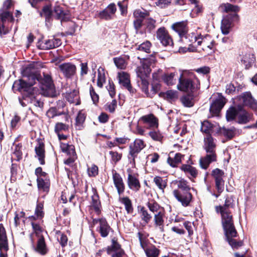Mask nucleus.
Returning <instances> with one entry per match:
<instances>
[{"label":"nucleus","mask_w":257,"mask_h":257,"mask_svg":"<svg viewBox=\"0 0 257 257\" xmlns=\"http://www.w3.org/2000/svg\"><path fill=\"white\" fill-rule=\"evenodd\" d=\"M146 15L145 13L139 10H137L134 12V16L136 18V20L134 21V26L137 33L142 26L143 19Z\"/></svg>","instance_id":"393cba45"},{"label":"nucleus","mask_w":257,"mask_h":257,"mask_svg":"<svg viewBox=\"0 0 257 257\" xmlns=\"http://www.w3.org/2000/svg\"><path fill=\"white\" fill-rule=\"evenodd\" d=\"M60 147L63 152L66 153L69 156H76L74 146L65 143H61Z\"/></svg>","instance_id":"4c0bfd02"},{"label":"nucleus","mask_w":257,"mask_h":257,"mask_svg":"<svg viewBox=\"0 0 257 257\" xmlns=\"http://www.w3.org/2000/svg\"><path fill=\"white\" fill-rule=\"evenodd\" d=\"M116 11V8L115 4L113 3L110 4L105 9L99 13V17L106 20L111 19Z\"/></svg>","instance_id":"5701e85b"},{"label":"nucleus","mask_w":257,"mask_h":257,"mask_svg":"<svg viewBox=\"0 0 257 257\" xmlns=\"http://www.w3.org/2000/svg\"><path fill=\"white\" fill-rule=\"evenodd\" d=\"M151 69L150 66V61L144 60L142 62L140 66L138 67L136 69L137 76L140 78L147 77L150 73Z\"/></svg>","instance_id":"6ab92c4d"},{"label":"nucleus","mask_w":257,"mask_h":257,"mask_svg":"<svg viewBox=\"0 0 257 257\" xmlns=\"http://www.w3.org/2000/svg\"><path fill=\"white\" fill-rule=\"evenodd\" d=\"M149 134L151 138L156 141H161L163 138L162 134L159 132L152 131Z\"/></svg>","instance_id":"0e129e2a"},{"label":"nucleus","mask_w":257,"mask_h":257,"mask_svg":"<svg viewBox=\"0 0 257 257\" xmlns=\"http://www.w3.org/2000/svg\"><path fill=\"white\" fill-rule=\"evenodd\" d=\"M219 9L222 12L231 13L230 16L229 17H231L232 20H238V16L237 13L240 10V8L238 6L233 5L229 3L223 4L220 6Z\"/></svg>","instance_id":"9b49d317"},{"label":"nucleus","mask_w":257,"mask_h":257,"mask_svg":"<svg viewBox=\"0 0 257 257\" xmlns=\"http://www.w3.org/2000/svg\"><path fill=\"white\" fill-rule=\"evenodd\" d=\"M147 206L153 213H157L159 211H161L160 206L154 200H149L147 203Z\"/></svg>","instance_id":"49530a36"},{"label":"nucleus","mask_w":257,"mask_h":257,"mask_svg":"<svg viewBox=\"0 0 257 257\" xmlns=\"http://www.w3.org/2000/svg\"><path fill=\"white\" fill-rule=\"evenodd\" d=\"M180 37V41L184 44V45L189 46L190 47L192 46H195V48L196 47L198 37L197 35L193 33L187 34V35L185 36L182 35Z\"/></svg>","instance_id":"b1692460"},{"label":"nucleus","mask_w":257,"mask_h":257,"mask_svg":"<svg viewBox=\"0 0 257 257\" xmlns=\"http://www.w3.org/2000/svg\"><path fill=\"white\" fill-rule=\"evenodd\" d=\"M119 201L122 203L124 206L125 209L127 213L131 214L133 212V207L131 200L128 197H120L119 198Z\"/></svg>","instance_id":"58836bf2"},{"label":"nucleus","mask_w":257,"mask_h":257,"mask_svg":"<svg viewBox=\"0 0 257 257\" xmlns=\"http://www.w3.org/2000/svg\"><path fill=\"white\" fill-rule=\"evenodd\" d=\"M106 89L108 90L109 95L112 98L115 95V86L112 82L109 81L108 84L106 86Z\"/></svg>","instance_id":"69168bd1"},{"label":"nucleus","mask_w":257,"mask_h":257,"mask_svg":"<svg viewBox=\"0 0 257 257\" xmlns=\"http://www.w3.org/2000/svg\"><path fill=\"white\" fill-rule=\"evenodd\" d=\"M98 167L95 165H92L91 167L88 168L87 173L90 177H95L98 174Z\"/></svg>","instance_id":"680f3d73"},{"label":"nucleus","mask_w":257,"mask_h":257,"mask_svg":"<svg viewBox=\"0 0 257 257\" xmlns=\"http://www.w3.org/2000/svg\"><path fill=\"white\" fill-rule=\"evenodd\" d=\"M226 103V99L222 96H219L215 99L210 107V112L212 115H217Z\"/></svg>","instance_id":"dca6fc26"},{"label":"nucleus","mask_w":257,"mask_h":257,"mask_svg":"<svg viewBox=\"0 0 257 257\" xmlns=\"http://www.w3.org/2000/svg\"><path fill=\"white\" fill-rule=\"evenodd\" d=\"M8 249V243L5 229L3 224H0V251H7Z\"/></svg>","instance_id":"7c9ffc66"},{"label":"nucleus","mask_w":257,"mask_h":257,"mask_svg":"<svg viewBox=\"0 0 257 257\" xmlns=\"http://www.w3.org/2000/svg\"><path fill=\"white\" fill-rule=\"evenodd\" d=\"M212 128V124L208 121H204L202 122L201 131L206 134H210Z\"/></svg>","instance_id":"5fc2aeb1"},{"label":"nucleus","mask_w":257,"mask_h":257,"mask_svg":"<svg viewBox=\"0 0 257 257\" xmlns=\"http://www.w3.org/2000/svg\"><path fill=\"white\" fill-rule=\"evenodd\" d=\"M165 97L168 99H174L178 96L177 92L176 91L170 90L166 92Z\"/></svg>","instance_id":"774afa93"},{"label":"nucleus","mask_w":257,"mask_h":257,"mask_svg":"<svg viewBox=\"0 0 257 257\" xmlns=\"http://www.w3.org/2000/svg\"><path fill=\"white\" fill-rule=\"evenodd\" d=\"M187 25V21H184L173 24L171 28L179 34L180 37H181L182 35H184L187 33L188 31Z\"/></svg>","instance_id":"cd10ccee"},{"label":"nucleus","mask_w":257,"mask_h":257,"mask_svg":"<svg viewBox=\"0 0 257 257\" xmlns=\"http://www.w3.org/2000/svg\"><path fill=\"white\" fill-rule=\"evenodd\" d=\"M67 12L59 6H56L54 7V14L58 19L64 20L67 15Z\"/></svg>","instance_id":"ea45409f"},{"label":"nucleus","mask_w":257,"mask_h":257,"mask_svg":"<svg viewBox=\"0 0 257 257\" xmlns=\"http://www.w3.org/2000/svg\"><path fill=\"white\" fill-rule=\"evenodd\" d=\"M203 148L206 155L199 160V165L201 168L207 169L210 164L217 160L216 143L212 136L207 134L204 138Z\"/></svg>","instance_id":"f03ea898"},{"label":"nucleus","mask_w":257,"mask_h":257,"mask_svg":"<svg viewBox=\"0 0 257 257\" xmlns=\"http://www.w3.org/2000/svg\"><path fill=\"white\" fill-rule=\"evenodd\" d=\"M180 169L190 179L195 178L198 175V171L194 167L188 164H183Z\"/></svg>","instance_id":"bb28decb"},{"label":"nucleus","mask_w":257,"mask_h":257,"mask_svg":"<svg viewBox=\"0 0 257 257\" xmlns=\"http://www.w3.org/2000/svg\"><path fill=\"white\" fill-rule=\"evenodd\" d=\"M112 179L115 187L119 195H121L124 191L125 185L123 179L119 174L115 170L112 171Z\"/></svg>","instance_id":"a211bd4d"},{"label":"nucleus","mask_w":257,"mask_h":257,"mask_svg":"<svg viewBox=\"0 0 257 257\" xmlns=\"http://www.w3.org/2000/svg\"><path fill=\"white\" fill-rule=\"evenodd\" d=\"M183 157V156L180 153H177L173 158L170 157H168L167 162L171 166L175 167L178 164L181 162Z\"/></svg>","instance_id":"a19ab883"},{"label":"nucleus","mask_w":257,"mask_h":257,"mask_svg":"<svg viewBox=\"0 0 257 257\" xmlns=\"http://www.w3.org/2000/svg\"><path fill=\"white\" fill-rule=\"evenodd\" d=\"M0 19L3 24H0V35L6 34L7 33V30L5 29L4 23L5 22L14 21V19L13 15L8 11H4L3 9H0Z\"/></svg>","instance_id":"f3484780"},{"label":"nucleus","mask_w":257,"mask_h":257,"mask_svg":"<svg viewBox=\"0 0 257 257\" xmlns=\"http://www.w3.org/2000/svg\"><path fill=\"white\" fill-rule=\"evenodd\" d=\"M220 133L229 139L233 138L234 134L232 129L226 128L225 127L220 128Z\"/></svg>","instance_id":"6e6d98bb"},{"label":"nucleus","mask_w":257,"mask_h":257,"mask_svg":"<svg viewBox=\"0 0 257 257\" xmlns=\"http://www.w3.org/2000/svg\"><path fill=\"white\" fill-rule=\"evenodd\" d=\"M186 71L181 73L178 78L177 89L181 91L194 92L200 88V81L193 74L189 73V77H185Z\"/></svg>","instance_id":"7ed1b4c3"},{"label":"nucleus","mask_w":257,"mask_h":257,"mask_svg":"<svg viewBox=\"0 0 257 257\" xmlns=\"http://www.w3.org/2000/svg\"><path fill=\"white\" fill-rule=\"evenodd\" d=\"M252 116V114L247 112L240 105L230 107L226 114L227 121H231L236 118L237 122L240 124H245L249 122Z\"/></svg>","instance_id":"20e7f679"},{"label":"nucleus","mask_w":257,"mask_h":257,"mask_svg":"<svg viewBox=\"0 0 257 257\" xmlns=\"http://www.w3.org/2000/svg\"><path fill=\"white\" fill-rule=\"evenodd\" d=\"M156 36L157 39L165 46H170L173 44L171 38L164 27L160 28L157 30Z\"/></svg>","instance_id":"2eb2a0df"},{"label":"nucleus","mask_w":257,"mask_h":257,"mask_svg":"<svg viewBox=\"0 0 257 257\" xmlns=\"http://www.w3.org/2000/svg\"><path fill=\"white\" fill-rule=\"evenodd\" d=\"M181 102L186 107H191L193 105L192 98L190 96H184L181 98Z\"/></svg>","instance_id":"13d9d810"},{"label":"nucleus","mask_w":257,"mask_h":257,"mask_svg":"<svg viewBox=\"0 0 257 257\" xmlns=\"http://www.w3.org/2000/svg\"><path fill=\"white\" fill-rule=\"evenodd\" d=\"M105 82V76L104 70L99 68L98 69V76L97 81V85L100 87H102L103 84Z\"/></svg>","instance_id":"de8ad7c7"},{"label":"nucleus","mask_w":257,"mask_h":257,"mask_svg":"<svg viewBox=\"0 0 257 257\" xmlns=\"http://www.w3.org/2000/svg\"><path fill=\"white\" fill-rule=\"evenodd\" d=\"M40 76L38 74H31L27 77V80L20 79L15 81L13 85L14 91L20 92H30L31 87L35 83L36 81H39Z\"/></svg>","instance_id":"39448f33"},{"label":"nucleus","mask_w":257,"mask_h":257,"mask_svg":"<svg viewBox=\"0 0 257 257\" xmlns=\"http://www.w3.org/2000/svg\"><path fill=\"white\" fill-rule=\"evenodd\" d=\"M139 213L141 219L146 223H148L152 218V216L150 214L147 209L144 207H141Z\"/></svg>","instance_id":"37998d69"},{"label":"nucleus","mask_w":257,"mask_h":257,"mask_svg":"<svg viewBox=\"0 0 257 257\" xmlns=\"http://www.w3.org/2000/svg\"><path fill=\"white\" fill-rule=\"evenodd\" d=\"M164 213L162 211H159L157 213L154 215V221L155 223V226L156 228H158L160 231H164Z\"/></svg>","instance_id":"c756f323"},{"label":"nucleus","mask_w":257,"mask_h":257,"mask_svg":"<svg viewBox=\"0 0 257 257\" xmlns=\"http://www.w3.org/2000/svg\"><path fill=\"white\" fill-rule=\"evenodd\" d=\"M146 146L144 142L141 139H137L133 143L131 144L129 146V155L133 161L138 154L143 150Z\"/></svg>","instance_id":"9d476101"},{"label":"nucleus","mask_w":257,"mask_h":257,"mask_svg":"<svg viewBox=\"0 0 257 257\" xmlns=\"http://www.w3.org/2000/svg\"><path fill=\"white\" fill-rule=\"evenodd\" d=\"M61 42L59 39L40 40L37 43V47L42 50H48L57 47L61 45Z\"/></svg>","instance_id":"ddd939ff"},{"label":"nucleus","mask_w":257,"mask_h":257,"mask_svg":"<svg viewBox=\"0 0 257 257\" xmlns=\"http://www.w3.org/2000/svg\"><path fill=\"white\" fill-rule=\"evenodd\" d=\"M62 113L58 112L56 108L51 107L47 112L46 115L49 118H53L56 116L60 115Z\"/></svg>","instance_id":"052dcab7"},{"label":"nucleus","mask_w":257,"mask_h":257,"mask_svg":"<svg viewBox=\"0 0 257 257\" xmlns=\"http://www.w3.org/2000/svg\"><path fill=\"white\" fill-rule=\"evenodd\" d=\"M25 213L24 211L16 212L14 218L15 224L16 226L20 224L21 220L25 217Z\"/></svg>","instance_id":"bf43d9fd"},{"label":"nucleus","mask_w":257,"mask_h":257,"mask_svg":"<svg viewBox=\"0 0 257 257\" xmlns=\"http://www.w3.org/2000/svg\"><path fill=\"white\" fill-rule=\"evenodd\" d=\"M37 184L39 189L44 191L48 192L49 191L50 183L48 180H44L42 178H37Z\"/></svg>","instance_id":"c03bdc74"},{"label":"nucleus","mask_w":257,"mask_h":257,"mask_svg":"<svg viewBox=\"0 0 257 257\" xmlns=\"http://www.w3.org/2000/svg\"><path fill=\"white\" fill-rule=\"evenodd\" d=\"M173 194L175 198L184 207L189 206L192 199L191 193L188 191L181 192L179 190L175 189L173 191Z\"/></svg>","instance_id":"6e6552de"},{"label":"nucleus","mask_w":257,"mask_h":257,"mask_svg":"<svg viewBox=\"0 0 257 257\" xmlns=\"http://www.w3.org/2000/svg\"><path fill=\"white\" fill-rule=\"evenodd\" d=\"M32 225L33 229V234H35L37 237L43 236L42 235L43 229L39 224L32 222Z\"/></svg>","instance_id":"603ef678"},{"label":"nucleus","mask_w":257,"mask_h":257,"mask_svg":"<svg viewBox=\"0 0 257 257\" xmlns=\"http://www.w3.org/2000/svg\"><path fill=\"white\" fill-rule=\"evenodd\" d=\"M151 46V43L149 41H147L140 45L138 49L140 51H144L146 53H150Z\"/></svg>","instance_id":"4d7b16f0"},{"label":"nucleus","mask_w":257,"mask_h":257,"mask_svg":"<svg viewBox=\"0 0 257 257\" xmlns=\"http://www.w3.org/2000/svg\"><path fill=\"white\" fill-rule=\"evenodd\" d=\"M35 152L41 165L45 164V149L43 143L39 144L35 147Z\"/></svg>","instance_id":"c9c22d12"},{"label":"nucleus","mask_w":257,"mask_h":257,"mask_svg":"<svg viewBox=\"0 0 257 257\" xmlns=\"http://www.w3.org/2000/svg\"><path fill=\"white\" fill-rule=\"evenodd\" d=\"M140 120L146 124L148 128H156L158 126V119L153 114H149L148 115L142 116Z\"/></svg>","instance_id":"4be33fe9"},{"label":"nucleus","mask_w":257,"mask_h":257,"mask_svg":"<svg viewBox=\"0 0 257 257\" xmlns=\"http://www.w3.org/2000/svg\"><path fill=\"white\" fill-rule=\"evenodd\" d=\"M68 129L69 126L66 123L57 122L55 124V131L57 133H60L61 131H67Z\"/></svg>","instance_id":"864d4df0"},{"label":"nucleus","mask_w":257,"mask_h":257,"mask_svg":"<svg viewBox=\"0 0 257 257\" xmlns=\"http://www.w3.org/2000/svg\"><path fill=\"white\" fill-rule=\"evenodd\" d=\"M172 184L177 186L182 192H189L190 190V187L188 185L187 181L184 179L175 180L172 182Z\"/></svg>","instance_id":"e433bc0d"},{"label":"nucleus","mask_w":257,"mask_h":257,"mask_svg":"<svg viewBox=\"0 0 257 257\" xmlns=\"http://www.w3.org/2000/svg\"><path fill=\"white\" fill-rule=\"evenodd\" d=\"M43 204L42 203H38L35 209V214L38 217L42 218L43 217L44 213L43 211Z\"/></svg>","instance_id":"338daca9"},{"label":"nucleus","mask_w":257,"mask_h":257,"mask_svg":"<svg viewBox=\"0 0 257 257\" xmlns=\"http://www.w3.org/2000/svg\"><path fill=\"white\" fill-rule=\"evenodd\" d=\"M113 62L115 66L119 69H124L127 65V63L124 59L121 57H115Z\"/></svg>","instance_id":"09e8293b"},{"label":"nucleus","mask_w":257,"mask_h":257,"mask_svg":"<svg viewBox=\"0 0 257 257\" xmlns=\"http://www.w3.org/2000/svg\"><path fill=\"white\" fill-rule=\"evenodd\" d=\"M127 182L130 189L136 191L140 189L141 185L139 180L131 174L128 175Z\"/></svg>","instance_id":"473e14b6"},{"label":"nucleus","mask_w":257,"mask_h":257,"mask_svg":"<svg viewBox=\"0 0 257 257\" xmlns=\"http://www.w3.org/2000/svg\"><path fill=\"white\" fill-rule=\"evenodd\" d=\"M197 46H202V49L204 51L211 50L214 46V42L209 35L204 37H198Z\"/></svg>","instance_id":"4468645a"},{"label":"nucleus","mask_w":257,"mask_h":257,"mask_svg":"<svg viewBox=\"0 0 257 257\" xmlns=\"http://www.w3.org/2000/svg\"><path fill=\"white\" fill-rule=\"evenodd\" d=\"M61 72L67 78L74 75L76 72V68L75 65L70 63H64L59 66Z\"/></svg>","instance_id":"aec40b11"},{"label":"nucleus","mask_w":257,"mask_h":257,"mask_svg":"<svg viewBox=\"0 0 257 257\" xmlns=\"http://www.w3.org/2000/svg\"><path fill=\"white\" fill-rule=\"evenodd\" d=\"M232 20L230 17H224L221 22V29L222 33L224 35H227L229 33L230 29L232 27Z\"/></svg>","instance_id":"72a5a7b5"},{"label":"nucleus","mask_w":257,"mask_h":257,"mask_svg":"<svg viewBox=\"0 0 257 257\" xmlns=\"http://www.w3.org/2000/svg\"><path fill=\"white\" fill-rule=\"evenodd\" d=\"M29 93L30 99V102L36 107H38L40 108L43 107V102L37 97L34 96V93H32L31 91L28 92Z\"/></svg>","instance_id":"a18cd8bd"},{"label":"nucleus","mask_w":257,"mask_h":257,"mask_svg":"<svg viewBox=\"0 0 257 257\" xmlns=\"http://www.w3.org/2000/svg\"><path fill=\"white\" fill-rule=\"evenodd\" d=\"M177 75L176 72L166 73L162 75V78L167 85H173L176 84L178 79Z\"/></svg>","instance_id":"2f4dec72"},{"label":"nucleus","mask_w":257,"mask_h":257,"mask_svg":"<svg viewBox=\"0 0 257 257\" xmlns=\"http://www.w3.org/2000/svg\"><path fill=\"white\" fill-rule=\"evenodd\" d=\"M232 208V204L230 200L226 199L223 206L215 207L217 212H220L221 215L222 225L229 244L233 248L237 249L242 245L241 241H237L232 237L236 236L237 232L234 228L232 216L230 209Z\"/></svg>","instance_id":"f257e3e1"},{"label":"nucleus","mask_w":257,"mask_h":257,"mask_svg":"<svg viewBox=\"0 0 257 257\" xmlns=\"http://www.w3.org/2000/svg\"><path fill=\"white\" fill-rule=\"evenodd\" d=\"M154 182L158 187L163 191L167 186V182L160 176H156L154 178Z\"/></svg>","instance_id":"8fccbe9b"},{"label":"nucleus","mask_w":257,"mask_h":257,"mask_svg":"<svg viewBox=\"0 0 257 257\" xmlns=\"http://www.w3.org/2000/svg\"><path fill=\"white\" fill-rule=\"evenodd\" d=\"M91 206L97 213H99L100 202L97 195H94L92 196Z\"/></svg>","instance_id":"3c124183"},{"label":"nucleus","mask_w":257,"mask_h":257,"mask_svg":"<svg viewBox=\"0 0 257 257\" xmlns=\"http://www.w3.org/2000/svg\"><path fill=\"white\" fill-rule=\"evenodd\" d=\"M141 245L148 257H157L160 254V250L155 246L147 247L146 244L141 240Z\"/></svg>","instance_id":"a878e982"},{"label":"nucleus","mask_w":257,"mask_h":257,"mask_svg":"<svg viewBox=\"0 0 257 257\" xmlns=\"http://www.w3.org/2000/svg\"><path fill=\"white\" fill-rule=\"evenodd\" d=\"M145 23L149 31H151L155 28L156 21L152 18L146 19Z\"/></svg>","instance_id":"e2e57ef3"},{"label":"nucleus","mask_w":257,"mask_h":257,"mask_svg":"<svg viewBox=\"0 0 257 257\" xmlns=\"http://www.w3.org/2000/svg\"><path fill=\"white\" fill-rule=\"evenodd\" d=\"M117 78L119 83L126 88L130 93L133 94L135 92L130 82V76L128 73L125 72H120L117 73Z\"/></svg>","instance_id":"f8f14e48"},{"label":"nucleus","mask_w":257,"mask_h":257,"mask_svg":"<svg viewBox=\"0 0 257 257\" xmlns=\"http://www.w3.org/2000/svg\"><path fill=\"white\" fill-rule=\"evenodd\" d=\"M224 174V172L218 168L215 169L212 171V175L215 179L216 188L218 193V194L215 195L216 198L219 196L224 189V181L223 180Z\"/></svg>","instance_id":"0eeeda50"},{"label":"nucleus","mask_w":257,"mask_h":257,"mask_svg":"<svg viewBox=\"0 0 257 257\" xmlns=\"http://www.w3.org/2000/svg\"><path fill=\"white\" fill-rule=\"evenodd\" d=\"M237 99L242 101L243 104L252 109L257 110V101L252 96L250 92H245L237 97Z\"/></svg>","instance_id":"1a4fd4ad"},{"label":"nucleus","mask_w":257,"mask_h":257,"mask_svg":"<svg viewBox=\"0 0 257 257\" xmlns=\"http://www.w3.org/2000/svg\"><path fill=\"white\" fill-rule=\"evenodd\" d=\"M85 119V115L84 113L79 111L75 119V126L77 130H81L83 127V124Z\"/></svg>","instance_id":"79ce46f5"},{"label":"nucleus","mask_w":257,"mask_h":257,"mask_svg":"<svg viewBox=\"0 0 257 257\" xmlns=\"http://www.w3.org/2000/svg\"><path fill=\"white\" fill-rule=\"evenodd\" d=\"M99 224L98 231L102 237H106L111 230L110 226L105 219L101 218L98 220Z\"/></svg>","instance_id":"c85d7f7f"},{"label":"nucleus","mask_w":257,"mask_h":257,"mask_svg":"<svg viewBox=\"0 0 257 257\" xmlns=\"http://www.w3.org/2000/svg\"><path fill=\"white\" fill-rule=\"evenodd\" d=\"M45 96L53 97L55 95V90L51 77L47 74L44 75L41 92Z\"/></svg>","instance_id":"423d86ee"},{"label":"nucleus","mask_w":257,"mask_h":257,"mask_svg":"<svg viewBox=\"0 0 257 257\" xmlns=\"http://www.w3.org/2000/svg\"><path fill=\"white\" fill-rule=\"evenodd\" d=\"M255 58L253 54L250 53H246L243 55L241 61L244 65L246 69L250 68L254 63Z\"/></svg>","instance_id":"f704fd0d"},{"label":"nucleus","mask_w":257,"mask_h":257,"mask_svg":"<svg viewBox=\"0 0 257 257\" xmlns=\"http://www.w3.org/2000/svg\"><path fill=\"white\" fill-rule=\"evenodd\" d=\"M38 238V239L37 240V245L36 246L34 245L33 239L31 238V241L33 244V248L35 251L38 252L40 254L45 255L47 253L48 249L46 246L44 237V236H41L40 237Z\"/></svg>","instance_id":"412c9836"}]
</instances>
